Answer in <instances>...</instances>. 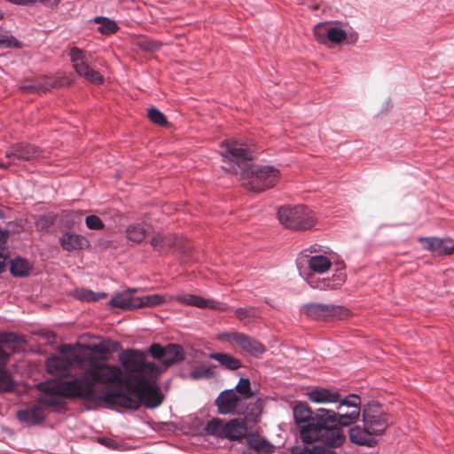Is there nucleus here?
<instances>
[{"mask_svg":"<svg viewBox=\"0 0 454 454\" xmlns=\"http://www.w3.org/2000/svg\"><path fill=\"white\" fill-rule=\"evenodd\" d=\"M119 360L128 372V392L118 388L107 389L102 399L107 403L137 410L144 403L147 408H156L162 403L160 390L155 378L158 368L153 363L145 361L144 352L137 349H127L119 355Z\"/></svg>","mask_w":454,"mask_h":454,"instance_id":"1","label":"nucleus"},{"mask_svg":"<svg viewBox=\"0 0 454 454\" xmlns=\"http://www.w3.org/2000/svg\"><path fill=\"white\" fill-rule=\"evenodd\" d=\"M225 147L223 160L229 166L223 168L229 173L239 175L242 185L253 192H263L273 187L280 177L278 168L269 165H253L251 152L236 141H223Z\"/></svg>","mask_w":454,"mask_h":454,"instance_id":"2","label":"nucleus"},{"mask_svg":"<svg viewBox=\"0 0 454 454\" xmlns=\"http://www.w3.org/2000/svg\"><path fill=\"white\" fill-rule=\"evenodd\" d=\"M129 379L123 377L122 369L105 362H96L92 367L86 369L82 374L69 380L61 385V390L68 395H80L85 400H102V395L96 392L97 384H113L118 389L123 387L128 391Z\"/></svg>","mask_w":454,"mask_h":454,"instance_id":"3","label":"nucleus"},{"mask_svg":"<svg viewBox=\"0 0 454 454\" xmlns=\"http://www.w3.org/2000/svg\"><path fill=\"white\" fill-rule=\"evenodd\" d=\"M337 415L333 410L318 409L310 422L300 425V437L304 443L323 442L332 448L340 447L345 441L341 428L336 426Z\"/></svg>","mask_w":454,"mask_h":454,"instance_id":"4","label":"nucleus"},{"mask_svg":"<svg viewBox=\"0 0 454 454\" xmlns=\"http://www.w3.org/2000/svg\"><path fill=\"white\" fill-rule=\"evenodd\" d=\"M278 218L281 224L293 230L305 231L313 227L316 223L312 212L303 205L279 207Z\"/></svg>","mask_w":454,"mask_h":454,"instance_id":"5","label":"nucleus"},{"mask_svg":"<svg viewBox=\"0 0 454 454\" xmlns=\"http://www.w3.org/2000/svg\"><path fill=\"white\" fill-rule=\"evenodd\" d=\"M205 430L209 435L239 442L246 436L247 427L244 419H232L224 421L221 419H213L207 422Z\"/></svg>","mask_w":454,"mask_h":454,"instance_id":"6","label":"nucleus"},{"mask_svg":"<svg viewBox=\"0 0 454 454\" xmlns=\"http://www.w3.org/2000/svg\"><path fill=\"white\" fill-rule=\"evenodd\" d=\"M363 423L375 437L382 435L389 426V415L382 405L372 402L363 409Z\"/></svg>","mask_w":454,"mask_h":454,"instance_id":"7","label":"nucleus"},{"mask_svg":"<svg viewBox=\"0 0 454 454\" xmlns=\"http://www.w3.org/2000/svg\"><path fill=\"white\" fill-rule=\"evenodd\" d=\"M301 311L313 320H342L349 316V310L340 305L310 302L304 304Z\"/></svg>","mask_w":454,"mask_h":454,"instance_id":"8","label":"nucleus"},{"mask_svg":"<svg viewBox=\"0 0 454 454\" xmlns=\"http://www.w3.org/2000/svg\"><path fill=\"white\" fill-rule=\"evenodd\" d=\"M219 340L236 343L245 353L258 356L266 351L265 346L246 333L231 331L219 335Z\"/></svg>","mask_w":454,"mask_h":454,"instance_id":"9","label":"nucleus"},{"mask_svg":"<svg viewBox=\"0 0 454 454\" xmlns=\"http://www.w3.org/2000/svg\"><path fill=\"white\" fill-rule=\"evenodd\" d=\"M336 425L340 424L342 427H348L359 419L361 412V399L356 395H350L346 398L340 397L339 401Z\"/></svg>","mask_w":454,"mask_h":454,"instance_id":"10","label":"nucleus"},{"mask_svg":"<svg viewBox=\"0 0 454 454\" xmlns=\"http://www.w3.org/2000/svg\"><path fill=\"white\" fill-rule=\"evenodd\" d=\"M149 352L154 358L160 359L166 366L180 363L184 359V349L178 344L170 343L163 347L160 344L153 343L151 345Z\"/></svg>","mask_w":454,"mask_h":454,"instance_id":"11","label":"nucleus"},{"mask_svg":"<svg viewBox=\"0 0 454 454\" xmlns=\"http://www.w3.org/2000/svg\"><path fill=\"white\" fill-rule=\"evenodd\" d=\"M67 380L52 381L40 385L41 391L44 394L40 398L38 403L42 404V408L45 411L47 407H57L61 403L62 397L81 398L80 395H68L61 390V385Z\"/></svg>","mask_w":454,"mask_h":454,"instance_id":"12","label":"nucleus"},{"mask_svg":"<svg viewBox=\"0 0 454 454\" xmlns=\"http://www.w3.org/2000/svg\"><path fill=\"white\" fill-rule=\"evenodd\" d=\"M69 55L74 68L80 76L95 84H100L103 82V76L98 71L90 67L88 63L85 61L84 53L81 49L73 47L70 50Z\"/></svg>","mask_w":454,"mask_h":454,"instance_id":"13","label":"nucleus"},{"mask_svg":"<svg viewBox=\"0 0 454 454\" xmlns=\"http://www.w3.org/2000/svg\"><path fill=\"white\" fill-rule=\"evenodd\" d=\"M244 401V397L238 395L235 389H226L220 393L215 403L218 413L239 415V412H242L240 409Z\"/></svg>","mask_w":454,"mask_h":454,"instance_id":"14","label":"nucleus"},{"mask_svg":"<svg viewBox=\"0 0 454 454\" xmlns=\"http://www.w3.org/2000/svg\"><path fill=\"white\" fill-rule=\"evenodd\" d=\"M338 268L331 278H317L308 280L309 286L313 289L330 291L339 289L347 279L345 264L341 262L337 263Z\"/></svg>","mask_w":454,"mask_h":454,"instance_id":"15","label":"nucleus"},{"mask_svg":"<svg viewBox=\"0 0 454 454\" xmlns=\"http://www.w3.org/2000/svg\"><path fill=\"white\" fill-rule=\"evenodd\" d=\"M87 346L75 348L71 345H63L60 352L63 356L68 357L70 365L82 368L85 364H89L90 367L95 364V358L89 353Z\"/></svg>","mask_w":454,"mask_h":454,"instance_id":"16","label":"nucleus"},{"mask_svg":"<svg viewBox=\"0 0 454 454\" xmlns=\"http://www.w3.org/2000/svg\"><path fill=\"white\" fill-rule=\"evenodd\" d=\"M42 152L35 145L19 143L12 145L5 153V158L14 160H34L41 157Z\"/></svg>","mask_w":454,"mask_h":454,"instance_id":"17","label":"nucleus"},{"mask_svg":"<svg viewBox=\"0 0 454 454\" xmlns=\"http://www.w3.org/2000/svg\"><path fill=\"white\" fill-rule=\"evenodd\" d=\"M314 35L320 43H326L330 41L340 43L346 39V32L340 27H332L325 23H319L314 27Z\"/></svg>","mask_w":454,"mask_h":454,"instance_id":"18","label":"nucleus"},{"mask_svg":"<svg viewBox=\"0 0 454 454\" xmlns=\"http://www.w3.org/2000/svg\"><path fill=\"white\" fill-rule=\"evenodd\" d=\"M169 300L176 301L180 303L194 306L200 309L209 308L219 310L224 309V305L223 303L192 294H182L169 296Z\"/></svg>","mask_w":454,"mask_h":454,"instance_id":"19","label":"nucleus"},{"mask_svg":"<svg viewBox=\"0 0 454 454\" xmlns=\"http://www.w3.org/2000/svg\"><path fill=\"white\" fill-rule=\"evenodd\" d=\"M61 247L67 252L79 251L90 247L89 239L81 234L66 231L59 238Z\"/></svg>","mask_w":454,"mask_h":454,"instance_id":"20","label":"nucleus"},{"mask_svg":"<svg viewBox=\"0 0 454 454\" xmlns=\"http://www.w3.org/2000/svg\"><path fill=\"white\" fill-rule=\"evenodd\" d=\"M307 396L314 403H337L340 401L341 395L335 390L317 387L307 392Z\"/></svg>","mask_w":454,"mask_h":454,"instance_id":"21","label":"nucleus"},{"mask_svg":"<svg viewBox=\"0 0 454 454\" xmlns=\"http://www.w3.org/2000/svg\"><path fill=\"white\" fill-rule=\"evenodd\" d=\"M45 418V411L42 408V404L38 403L33 406L17 411V419L20 422L27 423L30 426L41 424Z\"/></svg>","mask_w":454,"mask_h":454,"instance_id":"22","label":"nucleus"},{"mask_svg":"<svg viewBox=\"0 0 454 454\" xmlns=\"http://www.w3.org/2000/svg\"><path fill=\"white\" fill-rule=\"evenodd\" d=\"M349 439L353 443L362 446L373 447L376 445V437L364 426H355L349 429Z\"/></svg>","mask_w":454,"mask_h":454,"instance_id":"23","label":"nucleus"},{"mask_svg":"<svg viewBox=\"0 0 454 454\" xmlns=\"http://www.w3.org/2000/svg\"><path fill=\"white\" fill-rule=\"evenodd\" d=\"M47 372L56 376L66 377L69 375L71 368L68 357L63 356V357L53 356L46 361Z\"/></svg>","mask_w":454,"mask_h":454,"instance_id":"24","label":"nucleus"},{"mask_svg":"<svg viewBox=\"0 0 454 454\" xmlns=\"http://www.w3.org/2000/svg\"><path fill=\"white\" fill-rule=\"evenodd\" d=\"M425 240L427 247L437 255L450 254L454 252V242L451 239L427 238Z\"/></svg>","mask_w":454,"mask_h":454,"instance_id":"25","label":"nucleus"},{"mask_svg":"<svg viewBox=\"0 0 454 454\" xmlns=\"http://www.w3.org/2000/svg\"><path fill=\"white\" fill-rule=\"evenodd\" d=\"M332 257L326 254H314L308 257L309 268L318 274H323L332 267Z\"/></svg>","mask_w":454,"mask_h":454,"instance_id":"26","label":"nucleus"},{"mask_svg":"<svg viewBox=\"0 0 454 454\" xmlns=\"http://www.w3.org/2000/svg\"><path fill=\"white\" fill-rule=\"evenodd\" d=\"M209 358L219 363L224 369L236 371L242 366L241 361L229 353L215 352L208 355Z\"/></svg>","mask_w":454,"mask_h":454,"instance_id":"27","label":"nucleus"},{"mask_svg":"<svg viewBox=\"0 0 454 454\" xmlns=\"http://www.w3.org/2000/svg\"><path fill=\"white\" fill-rule=\"evenodd\" d=\"M137 297H133L128 292L115 294L110 300L109 303L114 308L122 309H137L135 302Z\"/></svg>","mask_w":454,"mask_h":454,"instance_id":"28","label":"nucleus"},{"mask_svg":"<svg viewBox=\"0 0 454 454\" xmlns=\"http://www.w3.org/2000/svg\"><path fill=\"white\" fill-rule=\"evenodd\" d=\"M170 295H162V294H148L140 297H137L135 300V306L137 309L143 307H155L160 305L167 301H172L173 300H169Z\"/></svg>","mask_w":454,"mask_h":454,"instance_id":"29","label":"nucleus"},{"mask_svg":"<svg viewBox=\"0 0 454 454\" xmlns=\"http://www.w3.org/2000/svg\"><path fill=\"white\" fill-rule=\"evenodd\" d=\"M294 418L297 427L300 425H304L310 422L314 419V415L310 407L306 403H299L294 408Z\"/></svg>","mask_w":454,"mask_h":454,"instance_id":"30","label":"nucleus"},{"mask_svg":"<svg viewBox=\"0 0 454 454\" xmlns=\"http://www.w3.org/2000/svg\"><path fill=\"white\" fill-rule=\"evenodd\" d=\"M240 411L243 412H239V415H243L247 420L253 422L257 421L262 412L261 406L258 402H254L251 399H245V401L242 402Z\"/></svg>","mask_w":454,"mask_h":454,"instance_id":"31","label":"nucleus"},{"mask_svg":"<svg viewBox=\"0 0 454 454\" xmlns=\"http://www.w3.org/2000/svg\"><path fill=\"white\" fill-rule=\"evenodd\" d=\"M120 347V343L115 340H105L92 346H87L92 353L99 354L103 359L106 360L107 356L114 351H116Z\"/></svg>","mask_w":454,"mask_h":454,"instance_id":"32","label":"nucleus"},{"mask_svg":"<svg viewBox=\"0 0 454 454\" xmlns=\"http://www.w3.org/2000/svg\"><path fill=\"white\" fill-rule=\"evenodd\" d=\"M10 270L11 273L15 277H26L30 273L32 265L27 260L17 256L11 261Z\"/></svg>","mask_w":454,"mask_h":454,"instance_id":"33","label":"nucleus"},{"mask_svg":"<svg viewBox=\"0 0 454 454\" xmlns=\"http://www.w3.org/2000/svg\"><path fill=\"white\" fill-rule=\"evenodd\" d=\"M93 21L99 24L98 31L103 35H111L115 33L119 27L117 23L106 17L98 16L95 17Z\"/></svg>","mask_w":454,"mask_h":454,"instance_id":"34","label":"nucleus"},{"mask_svg":"<svg viewBox=\"0 0 454 454\" xmlns=\"http://www.w3.org/2000/svg\"><path fill=\"white\" fill-rule=\"evenodd\" d=\"M233 389H235L238 395L244 397V400L250 399L254 395V392L251 389V383L248 378L241 377Z\"/></svg>","mask_w":454,"mask_h":454,"instance_id":"35","label":"nucleus"},{"mask_svg":"<svg viewBox=\"0 0 454 454\" xmlns=\"http://www.w3.org/2000/svg\"><path fill=\"white\" fill-rule=\"evenodd\" d=\"M126 233L129 239L141 242L145 239L147 231L141 224H133L127 228Z\"/></svg>","mask_w":454,"mask_h":454,"instance_id":"36","label":"nucleus"},{"mask_svg":"<svg viewBox=\"0 0 454 454\" xmlns=\"http://www.w3.org/2000/svg\"><path fill=\"white\" fill-rule=\"evenodd\" d=\"M235 316L244 325H247L257 317V310L254 307L239 308L236 309Z\"/></svg>","mask_w":454,"mask_h":454,"instance_id":"37","label":"nucleus"},{"mask_svg":"<svg viewBox=\"0 0 454 454\" xmlns=\"http://www.w3.org/2000/svg\"><path fill=\"white\" fill-rule=\"evenodd\" d=\"M214 375L215 372L211 367L202 364L193 368L190 373V378L192 380H201L212 378Z\"/></svg>","mask_w":454,"mask_h":454,"instance_id":"38","label":"nucleus"},{"mask_svg":"<svg viewBox=\"0 0 454 454\" xmlns=\"http://www.w3.org/2000/svg\"><path fill=\"white\" fill-rule=\"evenodd\" d=\"M151 245L153 247L154 249L161 251L165 248L175 246L176 243H173L169 237L157 234L152 239Z\"/></svg>","mask_w":454,"mask_h":454,"instance_id":"39","label":"nucleus"},{"mask_svg":"<svg viewBox=\"0 0 454 454\" xmlns=\"http://www.w3.org/2000/svg\"><path fill=\"white\" fill-rule=\"evenodd\" d=\"M106 296L105 293H94L90 290L82 289L76 292V297L82 301H96Z\"/></svg>","mask_w":454,"mask_h":454,"instance_id":"40","label":"nucleus"},{"mask_svg":"<svg viewBox=\"0 0 454 454\" xmlns=\"http://www.w3.org/2000/svg\"><path fill=\"white\" fill-rule=\"evenodd\" d=\"M17 5H28L36 3L43 4L46 6L56 7L61 0H7Z\"/></svg>","mask_w":454,"mask_h":454,"instance_id":"41","label":"nucleus"},{"mask_svg":"<svg viewBox=\"0 0 454 454\" xmlns=\"http://www.w3.org/2000/svg\"><path fill=\"white\" fill-rule=\"evenodd\" d=\"M13 387V380L10 373L0 370V390L4 392L11 391Z\"/></svg>","mask_w":454,"mask_h":454,"instance_id":"42","label":"nucleus"},{"mask_svg":"<svg viewBox=\"0 0 454 454\" xmlns=\"http://www.w3.org/2000/svg\"><path fill=\"white\" fill-rule=\"evenodd\" d=\"M56 218L51 215H41L35 222V228L39 231H44L53 225Z\"/></svg>","mask_w":454,"mask_h":454,"instance_id":"43","label":"nucleus"},{"mask_svg":"<svg viewBox=\"0 0 454 454\" xmlns=\"http://www.w3.org/2000/svg\"><path fill=\"white\" fill-rule=\"evenodd\" d=\"M85 223L90 230L99 231L103 230L105 227L102 220L95 215H88L85 219Z\"/></svg>","mask_w":454,"mask_h":454,"instance_id":"44","label":"nucleus"},{"mask_svg":"<svg viewBox=\"0 0 454 454\" xmlns=\"http://www.w3.org/2000/svg\"><path fill=\"white\" fill-rule=\"evenodd\" d=\"M149 119L155 124L164 125L167 123V119L165 115L156 108H151L148 111Z\"/></svg>","mask_w":454,"mask_h":454,"instance_id":"45","label":"nucleus"},{"mask_svg":"<svg viewBox=\"0 0 454 454\" xmlns=\"http://www.w3.org/2000/svg\"><path fill=\"white\" fill-rule=\"evenodd\" d=\"M20 43L18 40L12 35H5L0 34V48H11L16 47L19 48Z\"/></svg>","mask_w":454,"mask_h":454,"instance_id":"46","label":"nucleus"},{"mask_svg":"<svg viewBox=\"0 0 454 454\" xmlns=\"http://www.w3.org/2000/svg\"><path fill=\"white\" fill-rule=\"evenodd\" d=\"M141 48L146 51H154L160 48L161 43L158 41L145 39L140 43Z\"/></svg>","mask_w":454,"mask_h":454,"instance_id":"47","label":"nucleus"},{"mask_svg":"<svg viewBox=\"0 0 454 454\" xmlns=\"http://www.w3.org/2000/svg\"><path fill=\"white\" fill-rule=\"evenodd\" d=\"M318 447L315 446L312 449L302 446H294L291 449V454H317Z\"/></svg>","mask_w":454,"mask_h":454,"instance_id":"48","label":"nucleus"},{"mask_svg":"<svg viewBox=\"0 0 454 454\" xmlns=\"http://www.w3.org/2000/svg\"><path fill=\"white\" fill-rule=\"evenodd\" d=\"M19 340L18 335L15 333H4L0 335V341L4 344H11Z\"/></svg>","mask_w":454,"mask_h":454,"instance_id":"49","label":"nucleus"},{"mask_svg":"<svg viewBox=\"0 0 454 454\" xmlns=\"http://www.w3.org/2000/svg\"><path fill=\"white\" fill-rule=\"evenodd\" d=\"M248 442H249L250 446L253 447L254 450H262V445H263V442H265L262 440H260V439H254L253 437H249Z\"/></svg>","mask_w":454,"mask_h":454,"instance_id":"50","label":"nucleus"},{"mask_svg":"<svg viewBox=\"0 0 454 454\" xmlns=\"http://www.w3.org/2000/svg\"><path fill=\"white\" fill-rule=\"evenodd\" d=\"M9 232L0 229V250L6 251L5 244L8 240Z\"/></svg>","mask_w":454,"mask_h":454,"instance_id":"51","label":"nucleus"},{"mask_svg":"<svg viewBox=\"0 0 454 454\" xmlns=\"http://www.w3.org/2000/svg\"><path fill=\"white\" fill-rule=\"evenodd\" d=\"M6 259H7L6 251L0 250V272H2L5 268Z\"/></svg>","mask_w":454,"mask_h":454,"instance_id":"52","label":"nucleus"},{"mask_svg":"<svg viewBox=\"0 0 454 454\" xmlns=\"http://www.w3.org/2000/svg\"><path fill=\"white\" fill-rule=\"evenodd\" d=\"M12 165H15L14 160L6 159L5 157L4 159H0V168H8Z\"/></svg>","mask_w":454,"mask_h":454,"instance_id":"53","label":"nucleus"},{"mask_svg":"<svg viewBox=\"0 0 454 454\" xmlns=\"http://www.w3.org/2000/svg\"><path fill=\"white\" fill-rule=\"evenodd\" d=\"M98 442L106 446H110V443L112 442V440L108 439V438H99L98 439Z\"/></svg>","mask_w":454,"mask_h":454,"instance_id":"54","label":"nucleus"},{"mask_svg":"<svg viewBox=\"0 0 454 454\" xmlns=\"http://www.w3.org/2000/svg\"><path fill=\"white\" fill-rule=\"evenodd\" d=\"M20 89L23 90H37V88L35 86H34V85H32V86H21Z\"/></svg>","mask_w":454,"mask_h":454,"instance_id":"55","label":"nucleus"},{"mask_svg":"<svg viewBox=\"0 0 454 454\" xmlns=\"http://www.w3.org/2000/svg\"><path fill=\"white\" fill-rule=\"evenodd\" d=\"M5 218H6L5 212L2 208H0V220L5 219Z\"/></svg>","mask_w":454,"mask_h":454,"instance_id":"56","label":"nucleus"}]
</instances>
